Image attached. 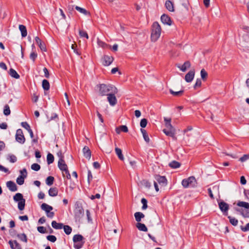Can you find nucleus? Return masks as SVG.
<instances>
[{"instance_id":"f257e3e1","label":"nucleus","mask_w":249,"mask_h":249,"mask_svg":"<svg viewBox=\"0 0 249 249\" xmlns=\"http://www.w3.org/2000/svg\"><path fill=\"white\" fill-rule=\"evenodd\" d=\"M99 94L102 96H107L109 93H117L118 89L111 84H100L96 86Z\"/></svg>"},{"instance_id":"f03ea898","label":"nucleus","mask_w":249,"mask_h":249,"mask_svg":"<svg viewBox=\"0 0 249 249\" xmlns=\"http://www.w3.org/2000/svg\"><path fill=\"white\" fill-rule=\"evenodd\" d=\"M161 29L158 22H154L152 26L151 38L152 41H156L160 37Z\"/></svg>"},{"instance_id":"7ed1b4c3","label":"nucleus","mask_w":249,"mask_h":249,"mask_svg":"<svg viewBox=\"0 0 249 249\" xmlns=\"http://www.w3.org/2000/svg\"><path fill=\"white\" fill-rule=\"evenodd\" d=\"M181 184L185 188L190 187H194L196 185V181L194 177L191 176L187 178L183 179L182 180Z\"/></svg>"},{"instance_id":"20e7f679","label":"nucleus","mask_w":249,"mask_h":249,"mask_svg":"<svg viewBox=\"0 0 249 249\" xmlns=\"http://www.w3.org/2000/svg\"><path fill=\"white\" fill-rule=\"evenodd\" d=\"M74 217L76 221H80L84 215V211L83 207L77 204L74 210Z\"/></svg>"},{"instance_id":"39448f33","label":"nucleus","mask_w":249,"mask_h":249,"mask_svg":"<svg viewBox=\"0 0 249 249\" xmlns=\"http://www.w3.org/2000/svg\"><path fill=\"white\" fill-rule=\"evenodd\" d=\"M40 208L42 210L45 212L48 217L50 218H53L54 215V213L53 212H51L53 209L52 206L44 203L41 205Z\"/></svg>"},{"instance_id":"423d86ee","label":"nucleus","mask_w":249,"mask_h":249,"mask_svg":"<svg viewBox=\"0 0 249 249\" xmlns=\"http://www.w3.org/2000/svg\"><path fill=\"white\" fill-rule=\"evenodd\" d=\"M218 206L220 211L225 215L228 214V211L229 209V205L223 200L218 201Z\"/></svg>"},{"instance_id":"0eeeda50","label":"nucleus","mask_w":249,"mask_h":249,"mask_svg":"<svg viewBox=\"0 0 249 249\" xmlns=\"http://www.w3.org/2000/svg\"><path fill=\"white\" fill-rule=\"evenodd\" d=\"M15 138L16 141L19 143L23 144L25 142V138L21 129H18L17 130Z\"/></svg>"},{"instance_id":"6e6552de","label":"nucleus","mask_w":249,"mask_h":249,"mask_svg":"<svg viewBox=\"0 0 249 249\" xmlns=\"http://www.w3.org/2000/svg\"><path fill=\"white\" fill-rule=\"evenodd\" d=\"M113 60L112 56L105 55L102 58V64L105 66H108L112 63Z\"/></svg>"},{"instance_id":"1a4fd4ad","label":"nucleus","mask_w":249,"mask_h":249,"mask_svg":"<svg viewBox=\"0 0 249 249\" xmlns=\"http://www.w3.org/2000/svg\"><path fill=\"white\" fill-rule=\"evenodd\" d=\"M116 94V93H109V94L107 96V101L111 106L113 107L117 103V100L115 95Z\"/></svg>"},{"instance_id":"9d476101","label":"nucleus","mask_w":249,"mask_h":249,"mask_svg":"<svg viewBox=\"0 0 249 249\" xmlns=\"http://www.w3.org/2000/svg\"><path fill=\"white\" fill-rule=\"evenodd\" d=\"M195 73L194 70L190 71L185 76V81L188 83L192 82L194 78Z\"/></svg>"},{"instance_id":"9b49d317","label":"nucleus","mask_w":249,"mask_h":249,"mask_svg":"<svg viewBox=\"0 0 249 249\" xmlns=\"http://www.w3.org/2000/svg\"><path fill=\"white\" fill-rule=\"evenodd\" d=\"M8 243L11 249H22L21 245L17 240H9Z\"/></svg>"},{"instance_id":"f8f14e48","label":"nucleus","mask_w":249,"mask_h":249,"mask_svg":"<svg viewBox=\"0 0 249 249\" xmlns=\"http://www.w3.org/2000/svg\"><path fill=\"white\" fill-rule=\"evenodd\" d=\"M6 186L11 192H16L18 190L17 186L14 181H7L6 182Z\"/></svg>"},{"instance_id":"ddd939ff","label":"nucleus","mask_w":249,"mask_h":249,"mask_svg":"<svg viewBox=\"0 0 249 249\" xmlns=\"http://www.w3.org/2000/svg\"><path fill=\"white\" fill-rule=\"evenodd\" d=\"M58 166L59 169L62 171L68 169L67 165L65 163V160L63 159V157H61L59 158L58 162Z\"/></svg>"},{"instance_id":"4468645a","label":"nucleus","mask_w":249,"mask_h":249,"mask_svg":"<svg viewBox=\"0 0 249 249\" xmlns=\"http://www.w3.org/2000/svg\"><path fill=\"white\" fill-rule=\"evenodd\" d=\"M35 39L36 42L38 45L40 50L42 51L46 52L47 50L44 43H43L38 36H36Z\"/></svg>"},{"instance_id":"2eb2a0df","label":"nucleus","mask_w":249,"mask_h":249,"mask_svg":"<svg viewBox=\"0 0 249 249\" xmlns=\"http://www.w3.org/2000/svg\"><path fill=\"white\" fill-rule=\"evenodd\" d=\"M160 19L161 22L164 24H166L168 25H171L172 24V21L169 17L167 15L163 14L161 16Z\"/></svg>"},{"instance_id":"dca6fc26","label":"nucleus","mask_w":249,"mask_h":249,"mask_svg":"<svg viewBox=\"0 0 249 249\" xmlns=\"http://www.w3.org/2000/svg\"><path fill=\"white\" fill-rule=\"evenodd\" d=\"M191 67V63L189 61H186L182 65L178 64L177 67L180 69L183 72H185L186 70L190 68Z\"/></svg>"},{"instance_id":"f3484780","label":"nucleus","mask_w":249,"mask_h":249,"mask_svg":"<svg viewBox=\"0 0 249 249\" xmlns=\"http://www.w3.org/2000/svg\"><path fill=\"white\" fill-rule=\"evenodd\" d=\"M163 132L166 136L171 137L174 139H176L175 136V129H164Z\"/></svg>"},{"instance_id":"a211bd4d","label":"nucleus","mask_w":249,"mask_h":249,"mask_svg":"<svg viewBox=\"0 0 249 249\" xmlns=\"http://www.w3.org/2000/svg\"><path fill=\"white\" fill-rule=\"evenodd\" d=\"M84 156L87 159L89 160L91 158V152L88 146H85L83 148Z\"/></svg>"},{"instance_id":"6ab92c4d","label":"nucleus","mask_w":249,"mask_h":249,"mask_svg":"<svg viewBox=\"0 0 249 249\" xmlns=\"http://www.w3.org/2000/svg\"><path fill=\"white\" fill-rule=\"evenodd\" d=\"M164 121L165 122V125L166 126V129H175L174 127L172 126L171 122V118H168L166 117H164Z\"/></svg>"},{"instance_id":"aec40b11","label":"nucleus","mask_w":249,"mask_h":249,"mask_svg":"<svg viewBox=\"0 0 249 249\" xmlns=\"http://www.w3.org/2000/svg\"><path fill=\"white\" fill-rule=\"evenodd\" d=\"M166 8L170 12L174 11V7L173 2L170 0L166 1L165 3Z\"/></svg>"},{"instance_id":"412c9836","label":"nucleus","mask_w":249,"mask_h":249,"mask_svg":"<svg viewBox=\"0 0 249 249\" xmlns=\"http://www.w3.org/2000/svg\"><path fill=\"white\" fill-rule=\"evenodd\" d=\"M52 227L56 230H60L64 227V225L61 223H57L55 221H53L51 223Z\"/></svg>"},{"instance_id":"4be33fe9","label":"nucleus","mask_w":249,"mask_h":249,"mask_svg":"<svg viewBox=\"0 0 249 249\" xmlns=\"http://www.w3.org/2000/svg\"><path fill=\"white\" fill-rule=\"evenodd\" d=\"M156 179L159 184H162V185L166 184L167 179L164 176H157Z\"/></svg>"},{"instance_id":"5701e85b","label":"nucleus","mask_w":249,"mask_h":249,"mask_svg":"<svg viewBox=\"0 0 249 249\" xmlns=\"http://www.w3.org/2000/svg\"><path fill=\"white\" fill-rule=\"evenodd\" d=\"M48 194L51 196H56L58 194V190L55 187L51 188L48 191Z\"/></svg>"},{"instance_id":"b1692460","label":"nucleus","mask_w":249,"mask_h":249,"mask_svg":"<svg viewBox=\"0 0 249 249\" xmlns=\"http://www.w3.org/2000/svg\"><path fill=\"white\" fill-rule=\"evenodd\" d=\"M75 8L76 10H77L80 13L86 15V16H90V13L88 12L86 9L80 7L78 6H76Z\"/></svg>"},{"instance_id":"393cba45","label":"nucleus","mask_w":249,"mask_h":249,"mask_svg":"<svg viewBox=\"0 0 249 249\" xmlns=\"http://www.w3.org/2000/svg\"><path fill=\"white\" fill-rule=\"evenodd\" d=\"M19 30L21 32L22 37H25L27 35V32L26 27L23 25H19Z\"/></svg>"},{"instance_id":"a878e982","label":"nucleus","mask_w":249,"mask_h":249,"mask_svg":"<svg viewBox=\"0 0 249 249\" xmlns=\"http://www.w3.org/2000/svg\"><path fill=\"white\" fill-rule=\"evenodd\" d=\"M134 216L136 221L139 223L141 221L142 218L144 217V215L141 212H136L134 213Z\"/></svg>"},{"instance_id":"bb28decb","label":"nucleus","mask_w":249,"mask_h":249,"mask_svg":"<svg viewBox=\"0 0 249 249\" xmlns=\"http://www.w3.org/2000/svg\"><path fill=\"white\" fill-rule=\"evenodd\" d=\"M136 227L138 229V230H140V231H147V228L144 224L139 222L136 224Z\"/></svg>"},{"instance_id":"cd10ccee","label":"nucleus","mask_w":249,"mask_h":249,"mask_svg":"<svg viewBox=\"0 0 249 249\" xmlns=\"http://www.w3.org/2000/svg\"><path fill=\"white\" fill-rule=\"evenodd\" d=\"M141 131L142 134V136H143V139L144 140V141L147 143H149L150 142V139L149 138V136H148L146 130L144 129L141 128Z\"/></svg>"},{"instance_id":"c85d7f7f","label":"nucleus","mask_w":249,"mask_h":249,"mask_svg":"<svg viewBox=\"0 0 249 249\" xmlns=\"http://www.w3.org/2000/svg\"><path fill=\"white\" fill-rule=\"evenodd\" d=\"M9 74L10 76L14 78L18 79L19 78V74L17 72L13 69H10L9 70Z\"/></svg>"},{"instance_id":"c756f323","label":"nucleus","mask_w":249,"mask_h":249,"mask_svg":"<svg viewBox=\"0 0 249 249\" xmlns=\"http://www.w3.org/2000/svg\"><path fill=\"white\" fill-rule=\"evenodd\" d=\"M246 34L244 35V38L246 42L249 43V27L245 26L243 28Z\"/></svg>"},{"instance_id":"7c9ffc66","label":"nucleus","mask_w":249,"mask_h":249,"mask_svg":"<svg viewBox=\"0 0 249 249\" xmlns=\"http://www.w3.org/2000/svg\"><path fill=\"white\" fill-rule=\"evenodd\" d=\"M13 199L15 202H18L24 199L23 196L20 193H17L13 197Z\"/></svg>"},{"instance_id":"2f4dec72","label":"nucleus","mask_w":249,"mask_h":249,"mask_svg":"<svg viewBox=\"0 0 249 249\" xmlns=\"http://www.w3.org/2000/svg\"><path fill=\"white\" fill-rule=\"evenodd\" d=\"M116 154L118 156V158L120 160H124V157L123 155L122 154V150L118 147H116L115 149Z\"/></svg>"},{"instance_id":"473e14b6","label":"nucleus","mask_w":249,"mask_h":249,"mask_svg":"<svg viewBox=\"0 0 249 249\" xmlns=\"http://www.w3.org/2000/svg\"><path fill=\"white\" fill-rule=\"evenodd\" d=\"M17 236L20 241L25 243L27 242V237L25 233L18 234Z\"/></svg>"},{"instance_id":"72a5a7b5","label":"nucleus","mask_w":249,"mask_h":249,"mask_svg":"<svg viewBox=\"0 0 249 249\" xmlns=\"http://www.w3.org/2000/svg\"><path fill=\"white\" fill-rule=\"evenodd\" d=\"M26 178V175H24V176H22V175L19 176L16 179L17 183L19 185L23 184L24 182V179Z\"/></svg>"},{"instance_id":"f704fd0d","label":"nucleus","mask_w":249,"mask_h":249,"mask_svg":"<svg viewBox=\"0 0 249 249\" xmlns=\"http://www.w3.org/2000/svg\"><path fill=\"white\" fill-rule=\"evenodd\" d=\"M169 165L171 168L176 169L179 167L180 164L176 160H173L169 163Z\"/></svg>"},{"instance_id":"c9c22d12","label":"nucleus","mask_w":249,"mask_h":249,"mask_svg":"<svg viewBox=\"0 0 249 249\" xmlns=\"http://www.w3.org/2000/svg\"><path fill=\"white\" fill-rule=\"evenodd\" d=\"M42 86L45 90H48L50 89V84L48 80L44 79L42 81Z\"/></svg>"},{"instance_id":"e433bc0d","label":"nucleus","mask_w":249,"mask_h":249,"mask_svg":"<svg viewBox=\"0 0 249 249\" xmlns=\"http://www.w3.org/2000/svg\"><path fill=\"white\" fill-rule=\"evenodd\" d=\"M237 205L239 207H243L247 209H249V203L245 201H239L237 203Z\"/></svg>"},{"instance_id":"4c0bfd02","label":"nucleus","mask_w":249,"mask_h":249,"mask_svg":"<svg viewBox=\"0 0 249 249\" xmlns=\"http://www.w3.org/2000/svg\"><path fill=\"white\" fill-rule=\"evenodd\" d=\"M228 218H229L230 222L231 225H232L234 226H236L237 225L238 221L237 219L231 216H228Z\"/></svg>"},{"instance_id":"58836bf2","label":"nucleus","mask_w":249,"mask_h":249,"mask_svg":"<svg viewBox=\"0 0 249 249\" xmlns=\"http://www.w3.org/2000/svg\"><path fill=\"white\" fill-rule=\"evenodd\" d=\"M97 43L99 47H101L103 49H105L108 46L107 43L101 40L99 38H97Z\"/></svg>"},{"instance_id":"ea45409f","label":"nucleus","mask_w":249,"mask_h":249,"mask_svg":"<svg viewBox=\"0 0 249 249\" xmlns=\"http://www.w3.org/2000/svg\"><path fill=\"white\" fill-rule=\"evenodd\" d=\"M54 160V157L51 154L48 153L47 156V161L48 164H50L53 162Z\"/></svg>"},{"instance_id":"a19ab883","label":"nucleus","mask_w":249,"mask_h":249,"mask_svg":"<svg viewBox=\"0 0 249 249\" xmlns=\"http://www.w3.org/2000/svg\"><path fill=\"white\" fill-rule=\"evenodd\" d=\"M62 229H64L65 233L67 235L70 234L72 231L71 228L68 225H64V227Z\"/></svg>"},{"instance_id":"79ce46f5","label":"nucleus","mask_w":249,"mask_h":249,"mask_svg":"<svg viewBox=\"0 0 249 249\" xmlns=\"http://www.w3.org/2000/svg\"><path fill=\"white\" fill-rule=\"evenodd\" d=\"M54 181V178L52 176H49L46 179V183L48 186L53 185Z\"/></svg>"},{"instance_id":"37998d69","label":"nucleus","mask_w":249,"mask_h":249,"mask_svg":"<svg viewBox=\"0 0 249 249\" xmlns=\"http://www.w3.org/2000/svg\"><path fill=\"white\" fill-rule=\"evenodd\" d=\"M25 199H23L22 200L18 202V208L19 210H23L25 207Z\"/></svg>"},{"instance_id":"c03bdc74","label":"nucleus","mask_w":249,"mask_h":249,"mask_svg":"<svg viewBox=\"0 0 249 249\" xmlns=\"http://www.w3.org/2000/svg\"><path fill=\"white\" fill-rule=\"evenodd\" d=\"M83 236L80 234H75L73 237V241L75 243L81 241L83 239Z\"/></svg>"},{"instance_id":"a18cd8bd","label":"nucleus","mask_w":249,"mask_h":249,"mask_svg":"<svg viewBox=\"0 0 249 249\" xmlns=\"http://www.w3.org/2000/svg\"><path fill=\"white\" fill-rule=\"evenodd\" d=\"M10 113H11V111H10L9 106L8 105H5V106L4 107V109H3V114L5 116H8L10 114Z\"/></svg>"},{"instance_id":"49530a36","label":"nucleus","mask_w":249,"mask_h":249,"mask_svg":"<svg viewBox=\"0 0 249 249\" xmlns=\"http://www.w3.org/2000/svg\"><path fill=\"white\" fill-rule=\"evenodd\" d=\"M8 160L11 163H15L17 160V158L16 156L13 154H10L8 155Z\"/></svg>"},{"instance_id":"de8ad7c7","label":"nucleus","mask_w":249,"mask_h":249,"mask_svg":"<svg viewBox=\"0 0 249 249\" xmlns=\"http://www.w3.org/2000/svg\"><path fill=\"white\" fill-rule=\"evenodd\" d=\"M169 91L171 94H172L173 95L175 96H178L181 95L183 92V90H179L178 91H174L172 89H170Z\"/></svg>"},{"instance_id":"09e8293b","label":"nucleus","mask_w":249,"mask_h":249,"mask_svg":"<svg viewBox=\"0 0 249 249\" xmlns=\"http://www.w3.org/2000/svg\"><path fill=\"white\" fill-rule=\"evenodd\" d=\"M31 168L33 170L38 171L40 169V166L37 163H33L32 164Z\"/></svg>"},{"instance_id":"8fccbe9b","label":"nucleus","mask_w":249,"mask_h":249,"mask_svg":"<svg viewBox=\"0 0 249 249\" xmlns=\"http://www.w3.org/2000/svg\"><path fill=\"white\" fill-rule=\"evenodd\" d=\"M147 124V120L146 119L143 118L141 120L140 126L142 127V128L143 129V128L145 127Z\"/></svg>"},{"instance_id":"3c124183","label":"nucleus","mask_w":249,"mask_h":249,"mask_svg":"<svg viewBox=\"0 0 249 249\" xmlns=\"http://www.w3.org/2000/svg\"><path fill=\"white\" fill-rule=\"evenodd\" d=\"M46 238L48 240L53 243H54L56 241V237L54 235H48Z\"/></svg>"},{"instance_id":"603ef678","label":"nucleus","mask_w":249,"mask_h":249,"mask_svg":"<svg viewBox=\"0 0 249 249\" xmlns=\"http://www.w3.org/2000/svg\"><path fill=\"white\" fill-rule=\"evenodd\" d=\"M200 75L201 77L203 80H204L206 78L208 74L207 72L204 69H202L200 71Z\"/></svg>"},{"instance_id":"864d4df0","label":"nucleus","mask_w":249,"mask_h":249,"mask_svg":"<svg viewBox=\"0 0 249 249\" xmlns=\"http://www.w3.org/2000/svg\"><path fill=\"white\" fill-rule=\"evenodd\" d=\"M21 124V126L26 129L28 131H30V130H31L30 126L26 122H22Z\"/></svg>"},{"instance_id":"5fc2aeb1","label":"nucleus","mask_w":249,"mask_h":249,"mask_svg":"<svg viewBox=\"0 0 249 249\" xmlns=\"http://www.w3.org/2000/svg\"><path fill=\"white\" fill-rule=\"evenodd\" d=\"M79 35L81 37H85L87 39L89 38V36L87 33L86 31L80 30L79 31Z\"/></svg>"},{"instance_id":"6e6d98bb","label":"nucleus","mask_w":249,"mask_h":249,"mask_svg":"<svg viewBox=\"0 0 249 249\" xmlns=\"http://www.w3.org/2000/svg\"><path fill=\"white\" fill-rule=\"evenodd\" d=\"M63 176L66 177L68 179L71 178V175L69 172L68 169L62 171Z\"/></svg>"},{"instance_id":"4d7b16f0","label":"nucleus","mask_w":249,"mask_h":249,"mask_svg":"<svg viewBox=\"0 0 249 249\" xmlns=\"http://www.w3.org/2000/svg\"><path fill=\"white\" fill-rule=\"evenodd\" d=\"M141 202L142 204V209H143V210L146 209L147 208V200L144 198H142L141 199Z\"/></svg>"},{"instance_id":"13d9d810","label":"nucleus","mask_w":249,"mask_h":249,"mask_svg":"<svg viewBox=\"0 0 249 249\" xmlns=\"http://www.w3.org/2000/svg\"><path fill=\"white\" fill-rule=\"evenodd\" d=\"M37 56V53L33 51L31 53L30 55V59H32L33 60V61H34V62Z\"/></svg>"},{"instance_id":"bf43d9fd","label":"nucleus","mask_w":249,"mask_h":249,"mask_svg":"<svg viewBox=\"0 0 249 249\" xmlns=\"http://www.w3.org/2000/svg\"><path fill=\"white\" fill-rule=\"evenodd\" d=\"M249 159V155L245 154V155H244L243 156H242V157H241L239 159V161H240L242 162H244L247 161V160H248Z\"/></svg>"},{"instance_id":"052dcab7","label":"nucleus","mask_w":249,"mask_h":249,"mask_svg":"<svg viewBox=\"0 0 249 249\" xmlns=\"http://www.w3.org/2000/svg\"><path fill=\"white\" fill-rule=\"evenodd\" d=\"M37 229L38 231L41 233H45L46 232V228L43 226H39Z\"/></svg>"},{"instance_id":"680f3d73","label":"nucleus","mask_w":249,"mask_h":249,"mask_svg":"<svg viewBox=\"0 0 249 249\" xmlns=\"http://www.w3.org/2000/svg\"><path fill=\"white\" fill-rule=\"evenodd\" d=\"M86 215L87 217L88 221L89 223L92 222V219L90 216V213L89 210H86Z\"/></svg>"},{"instance_id":"e2e57ef3","label":"nucleus","mask_w":249,"mask_h":249,"mask_svg":"<svg viewBox=\"0 0 249 249\" xmlns=\"http://www.w3.org/2000/svg\"><path fill=\"white\" fill-rule=\"evenodd\" d=\"M240 228H241V230L245 232V231H249V223H247L245 227L241 226Z\"/></svg>"},{"instance_id":"0e129e2a","label":"nucleus","mask_w":249,"mask_h":249,"mask_svg":"<svg viewBox=\"0 0 249 249\" xmlns=\"http://www.w3.org/2000/svg\"><path fill=\"white\" fill-rule=\"evenodd\" d=\"M201 85V81L200 79H197L196 83L194 85V88H196L197 87H200Z\"/></svg>"},{"instance_id":"69168bd1","label":"nucleus","mask_w":249,"mask_h":249,"mask_svg":"<svg viewBox=\"0 0 249 249\" xmlns=\"http://www.w3.org/2000/svg\"><path fill=\"white\" fill-rule=\"evenodd\" d=\"M121 130L124 132H127L128 131L127 127L124 125H121Z\"/></svg>"},{"instance_id":"338daca9","label":"nucleus","mask_w":249,"mask_h":249,"mask_svg":"<svg viewBox=\"0 0 249 249\" xmlns=\"http://www.w3.org/2000/svg\"><path fill=\"white\" fill-rule=\"evenodd\" d=\"M101 197V196L99 194H96L95 195H92L90 197V198L91 199V200H93L95 198H98V199H99Z\"/></svg>"},{"instance_id":"774afa93","label":"nucleus","mask_w":249,"mask_h":249,"mask_svg":"<svg viewBox=\"0 0 249 249\" xmlns=\"http://www.w3.org/2000/svg\"><path fill=\"white\" fill-rule=\"evenodd\" d=\"M247 181L245 178L244 176H241L240 178V183L242 185L246 184Z\"/></svg>"}]
</instances>
